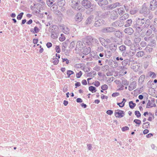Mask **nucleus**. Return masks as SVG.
<instances>
[{
  "label": "nucleus",
  "mask_w": 157,
  "mask_h": 157,
  "mask_svg": "<svg viewBox=\"0 0 157 157\" xmlns=\"http://www.w3.org/2000/svg\"><path fill=\"white\" fill-rule=\"evenodd\" d=\"M58 28L55 25L51 26L49 27V30H51V37L53 39H56L58 37Z\"/></svg>",
  "instance_id": "1"
},
{
  "label": "nucleus",
  "mask_w": 157,
  "mask_h": 157,
  "mask_svg": "<svg viewBox=\"0 0 157 157\" xmlns=\"http://www.w3.org/2000/svg\"><path fill=\"white\" fill-rule=\"evenodd\" d=\"M84 41L89 45H91L92 43H98V40L90 36H87L84 39Z\"/></svg>",
  "instance_id": "2"
},
{
  "label": "nucleus",
  "mask_w": 157,
  "mask_h": 157,
  "mask_svg": "<svg viewBox=\"0 0 157 157\" xmlns=\"http://www.w3.org/2000/svg\"><path fill=\"white\" fill-rule=\"evenodd\" d=\"M150 11L146 7L145 4H144L141 9L140 11V13L142 14L145 17H146L150 13Z\"/></svg>",
  "instance_id": "3"
},
{
  "label": "nucleus",
  "mask_w": 157,
  "mask_h": 157,
  "mask_svg": "<svg viewBox=\"0 0 157 157\" xmlns=\"http://www.w3.org/2000/svg\"><path fill=\"white\" fill-rule=\"evenodd\" d=\"M124 24V21H123L121 19L113 22L111 25V26L114 27H121L123 26Z\"/></svg>",
  "instance_id": "4"
},
{
  "label": "nucleus",
  "mask_w": 157,
  "mask_h": 157,
  "mask_svg": "<svg viewBox=\"0 0 157 157\" xmlns=\"http://www.w3.org/2000/svg\"><path fill=\"white\" fill-rule=\"evenodd\" d=\"M108 3L107 0H99L98 2V4L103 10H107V6H105L107 5Z\"/></svg>",
  "instance_id": "5"
},
{
  "label": "nucleus",
  "mask_w": 157,
  "mask_h": 157,
  "mask_svg": "<svg viewBox=\"0 0 157 157\" xmlns=\"http://www.w3.org/2000/svg\"><path fill=\"white\" fill-rule=\"evenodd\" d=\"M71 0V6L72 8L77 11L80 10V8H79V2H79V0Z\"/></svg>",
  "instance_id": "6"
},
{
  "label": "nucleus",
  "mask_w": 157,
  "mask_h": 157,
  "mask_svg": "<svg viewBox=\"0 0 157 157\" xmlns=\"http://www.w3.org/2000/svg\"><path fill=\"white\" fill-rule=\"evenodd\" d=\"M118 16V14L117 13V11L113 10L110 12L109 18L110 19L115 20L117 18Z\"/></svg>",
  "instance_id": "7"
},
{
  "label": "nucleus",
  "mask_w": 157,
  "mask_h": 157,
  "mask_svg": "<svg viewBox=\"0 0 157 157\" xmlns=\"http://www.w3.org/2000/svg\"><path fill=\"white\" fill-rule=\"evenodd\" d=\"M124 114V113L123 110L117 109L115 111V116L116 117L121 118L123 117Z\"/></svg>",
  "instance_id": "8"
},
{
  "label": "nucleus",
  "mask_w": 157,
  "mask_h": 157,
  "mask_svg": "<svg viewBox=\"0 0 157 157\" xmlns=\"http://www.w3.org/2000/svg\"><path fill=\"white\" fill-rule=\"evenodd\" d=\"M83 48V46L82 42L80 41H78L77 42L75 50L78 53L82 50Z\"/></svg>",
  "instance_id": "9"
},
{
  "label": "nucleus",
  "mask_w": 157,
  "mask_h": 157,
  "mask_svg": "<svg viewBox=\"0 0 157 157\" xmlns=\"http://www.w3.org/2000/svg\"><path fill=\"white\" fill-rule=\"evenodd\" d=\"M157 7V0H153L151 1L149 6L150 9L152 11Z\"/></svg>",
  "instance_id": "10"
},
{
  "label": "nucleus",
  "mask_w": 157,
  "mask_h": 157,
  "mask_svg": "<svg viewBox=\"0 0 157 157\" xmlns=\"http://www.w3.org/2000/svg\"><path fill=\"white\" fill-rule=\"evenodd\" d=\"M115 28L112 27H107L104 28L102 29V32L104 33H110L115 32Z\"/></svg>",
  "instance_id": "11"
},
{
  "label": "nucleus",
  "mask_w": 157,
  "mask_h": 157,
  "mask_svg": "<svg viewBox=\"0 0 157 157\" xmlns=\"http://www.w3.org/2000/svg\"><path fill=\"white\" fill-rule=\"evenodd\" d=\"M82 5L86 9H88L91 6V3L88 0H83L82 2Z\"/></svg>",
  "instance_id": "12"
},
{
  "label": "nucleus",
  "mask_w": 157,
  "mask_h": 157,
  "mask_svg": "<svg viewBox=\"0 0 157 157\" xmlns=\"http://www.w3.org/2000/svg\"><path fill=\"white\" fill-rule=\"evenodd\" d=\"M146 19L145 18H138L137 19L136 21V24L138 26H142L145 23V21H146Z\"/></svg>",
  "instance_id": "13"
},
{
  "label": "nucleus",
  "mask_w": 157,
  "mask_h": 157,
  "mask_svg": "<svg viewBox=\"0 0 157 157\" xmlns=\"http://www.w3.org/2000/svg\"><path fill=\"white\" fill-rule=\"evenodd\" d=\"M124 32L129 35H131L134 33V31L132 28L128 27L124 29Z\"/></svg>",
  "instance_id": "14"
},
{
  "label": "nucleus",
  "mask_w": 157,
  "mask_h": 157,
  "mask_svg": "<svg viewBox=\"0 0 157 157\" xmlns=\"http://www.w3.org/2000/svg\"><path fill=\"white\" fill-rule=\"evenodd\" d=\"M104 23V20L100 19L95 21L94 25L95 27H98L103 24Z\"/></svg>",
  "instance_id": "15"
},
{
  "label": "nucleus",
  "mask_w": 157,
  "mask_h": 157,
  "mask_svg": "<svg viewBox=\"0 0 157 157\" xmlns=\"http://www.w3.org/2000/svg\"><path fill=\"white\" fill-rule=\"evenodd\" d=\"M136 83L135 81L132 82L129 85L128 87V90L131 91L136 88Z\"/></svg>",
  "instance_id": "16"
},
{
  "label": "nucleus",
  "mask_w": 157,
  "mask_h": 157,
  "mask_svg": "<svg viewBox=\"0 0 157 157\" xmlns=\"http://www.w3.org/2000/svg\"><path fill=\"white\" fill-rule=\"evenodd\" d=\"M94 19V16L93 15L89 16L87 19L85 23L87 25H89L90 24Z\"/></svg>",
  "instance_id": "17"
},
{
  "label": "nucleus",
  "mask_w": 157,
  "mask_h": 157,
  "mask_svg": "<svg viewBox=\"0 0 157 157\" xmlns=\"http://www.w3.org/2000/svg\"><path fill=\"white\" fill-rule=\"evenodd\" d=\"M132 20L131 19H128L124 22V26L125 27H129L132 25Z\"/></svg>",
  "instance_id": "18"
},
{
  "label": "nucleus",
  "mask_w": 157,
  "mask_h": 157,
  "mask_svg": "<svg viewBox=\"0 0 157 157\" xmlns=\"http://www.w3.org/2000/svg\"><path fill=\"white\" fill-rule=\"evenodd\" d=\"M75 18L76 21L79 22L81 21L82 19V13H78L75 16Z\"/></svg>",
  "instance_id": "19"
},
{
  "label": "nucleus",
  "mask_w": 157,
  "mask_h": 157,
  "mask_svg": "<svg viewBox=\"0 0 157 157\" xmlns=\"http://www.w3.org/2000/svg\"><path fill=\"white\" fill-rule=\"evenodd\" d=\"M120 3L118 2H116L110 5L107 6V8H110L111 9H113L115 8L116 7L119 6Z\"/></svg>",
  "instance_id": "20"
},
{
  "label": "nucleus",
  "mask_w": 157,
  "mask_h": 157,
  "mask_svg": "<svg viewBox=\"0 0 157 157\" xmlns=\"http://www.w3.org/2000/svg\"><path fill=\"white\" fill-rule=\"evenodd\" d=\"M63 32L66 34H68L70 33L69 29L66 26H63L62 28Z\"/></svg>",
  "instance_id": "21"
},
{
  "label": "nucleus",
  "mask_w": 157,
  "mask_h": 157,
  "mask_svg": "<svg viewBox=\"0 0 157 157\" xmlns=\"http://www.w3.org/2000/svg\"><path fill=\"white\" fill-rule=\"evenodd\" d=\"M109 48L112 52H114L116 51L117 49V45L112 44H111Z\"/></svg>",
  "instance_id": "22"
},
{
  "label": "nucleus",
  "mask_w": 157,
  "mask_h": 157,
  "mask_svg": "<svg viewBox=\"0 0 157 157\" xmlns=\"http://www.w3.org/2000/svg\"><path fill=\"white\" fill-rule=\"evenodd\" d=\"M156 45V43H155V41L154 40H151V41L149 43V44H148L147 45V49L148 48V46H150L151 47H155V46Z\"/></svg>",
  "instance_id": "23"
},
{
  "label": "nucleus",
  "mask_w": 157,
  "mask_h": 157,
  "mask_svg": "<svg viewBox=\"0 0 157 157\" xmlns=\"http://www.w3.org/2000/svg\"><path fill=\"white\" fill-rule=\"evenodd\" d=\"M110 13V12L109 11H106L105 13H102L101 14V17L102 18H104L107 17L108 16L109 17Z\"/></svg>",
  "instance_id": "24"
},
{
  "label": "nucleus",
  "mask_w": 157,
  "mask_h": 157,
  "mask_svg": "<svg viewBox=\"0 0 157 157\" xmlns=\"http://www.w3.org/2000/svg\"><path fill=\"white\" fill-rule=\"evenodd\" d=\"M65 3V1L64 0H58V5L60 7L63 6Z\"/></svg>",
  "instance_id": "25"
},
{
  "label": "nucleus",
  "mask_w": 157,
  "mask_h": 157,
  "mask_svg": "<svg viewBox=\"0 0 157 157\" xmlns=\"http://www.w3.org/2000/svg\"><path fill=\"white\" fill-rule=\"evenodd\" d=\"M124 44L126 45L131 46L132 45V42L130 40L126 39L124 41Z\"/></svg>",
  "instance_id": "26"
},
{
  "label": "nucleus",
  "mask_w": 157,
  "mask_h": 157,
  "mask_svg": "<svg viewBox=\"0 0 157 157\" xmlns=\"http://www.w3.org/2000/svg\"><path fill=\"white\" fill-rule=\"evenodd\" d=\"M118 14L120 15H122L125 13L123 7H121L119 8L118 10Z\"/></svg>",
  "instance_id": "27"
},
{
  "label": "nucleus",
  "mask_w": 157,
  "mask_h": 157,
  "mask_svg": "<svg viewBox=\"0 0 157 157\" xmlns=\"http://www.w3.org/2000/svg\"><path fill=\"white\" fill-rule=\"evenodd\" d=\"M144 54V51H140L136 53V56L137 57H140L143 56Z\"/></svg>",
  "instance_id": "28"
},
{
  "label": "nucleus",
  "mask_w": 157,
  "mask_h": 157,
  "mask_svg": "<svg viewBox=\"0 0 157 157\" xmlns=\"http://www.w3.org/2000/svg\"><path fill=\"white\" fill-rule=\"evenodd\" d=\"M129 64V61L128 59H124V60L122 62V64L123 66H125Z\"/></svg>",
  "instance_id": "29"
},
{
  "label": "nucleus",
  "mask_w": 157,
  "mask_h": 157,
  "mask_svg": "<svg viewBox=\"0 0 157 157\" xmlns=\"http://www.w3.org/2000/svg\"><path fill=\"white\" fill-rule=\"evenodd\" d=\"M128 17V15L127 14H124L121 17L119 18L121 19L123 21H124Z\"/></svg>",
  "instance_id": "30"
},
{
  "label": "nucleus",
  "mask_w": 157,
  "mask_h": 157,
  "mask_svg": "<svg viewBox=\"0 0 157 157\" xmlns=\"http://www.w3.org/2000/svg\"><path fill=\"white\" fill-rule=\"evenodd\" d=\"M150 21L149 19H146V21H145L144 23V28H147L150 25Z\"/></svg>",
  "instance_id": "31"
},
{
  "label": "nucleus",
  "mask_w": 157,
  "mask_h": 157,
  "mask_svg": "<svg viewBox=\"0 0 157 157\" xmlns=\"http://www.w3.org/2000/svg\"><path fill=\"white\" fill-rule=\"evenodd\" d=\"M112 53L110 51H106L105 53V57L108 58H109L112 56Z\"/></svg>",
  "instance_id": "32"
},
{
  "label": "nucleus",
  "mask_w": 157,
  "mask_h": 157,
  "mask_svg": "<svg viewBox=\"0 0 157 157\" xmlns=\"http://www.w3.org/2000/svg\"><path fill=\"white\" fill-rule=\"evenodd\" d=\"M115 35L118 38L122 36V33L119 31H117L115 32Z\"/></svg>",
  "instance_id": "33"
},
{
  "label": "nucleus",
  "mask_w": 157,
  "mask_h": 157,
  "mask_svg": "<svg viewBox=\"0 0 157 157\" xmlns=\"http://www.w3.org/2000/svg\"><path fill=\"white\" fill-rule=\"evenodd\" d=\"M149 76L151 77V78H154L156 77V74L154 72L150 71L149 72Z\"/></svg>",
  "instance_id": "34"
},
{
  "label": "nucleus",
  "mask_w": 157,
  "mask_h": 157,
  "mask_svg": "<svg viewBox=\"0 0 157 157\" xmlns=\"http://www.w3.org/2000/svg\"><path fill=\"white\" fill-rule=\"evenodd\" d=\"M145 78V76L144 75H142L139 78V82H140L142 83L144 81Z\"/></svg>",
  "instance_id": "35"
},
{
  "label": "nucleus",
  "mask_w": 157,
  "mask_h": 157,
  "mask_svg": "<svg viewBox=\"0 0 157 157\" xmlns=\"http://www.w3.org/2000/svg\"><path fill=\"white\" fill-rule=\"evenodd\" d=\"M129 107L131 109H133L136 105V104L135 103H133L132 101H129Z\"/></svg>",
  "instance_id": "36"
},
{
  "label": "nucleus",
  "mask_w": 157,
  "mask_h": 157,
  "mask_svg": "<svg viewBox=\"0 0 157 157\" xmlns=\"http://www.w3.org/2000/svg\"><path fill=\"white\" fill-rule=\"evenodd\" d=\"M30 31L33 33H37L39 32V29L37 26H35L34 28V31H33V29H31Z\"/></svg>",
  "instance_id": "37"
},
{
  "label": "nucleus",
  "mask_w": 157,
  "mask_h": 157,
  "mask_svg": "<svg viewBox=\"0 0 157 157\" xmlns=\"http://www.w3.org/2000/svg\"><path fill=\"white\" fill-rule=\"evenodd\" d=\"M89 90L92 92V93L95 92L96 90V88L93 86H90L89 87Z\"/></svg>",
  "instance_id": "38"
},
{
  "label": "nucleus",
  "mask_w": 157,
  "mask_h": 157,
  "mask_svg": "<svg viewBox=\"0 0 157 157\" xmlns=\"http://www.w3.org/2000/svg\"><path fill=\"white\" fill-rule=\"evenodd\" d=\"M52 61L54 64L57 65L59 63V60L57 58H54L52 59Z\"/></svg>",
  "instance_id": "39"
},
{
  "label": "nucleus",
  "mask_w": 157,
  "mask_h": 157,
  "mask_svg": "<svg viewBox=\"0 0 157 157\" xmlns=\"http://www.w3.org/2000/svg\"><path fill=\"white\" fill-rule=\"evenodd\" d=\"M90 47L88 48H84V51L85 52V55H87L90 52Z\"/></svg>",
  "instance_id": "40"
},
{
  "label": "nucleus",
  "mask_w": 157,
  "mask_h": 157,
  "mask_svg": "<svg viewBox=\"0 0 157 157\" xmlns=\"http://www.w3.org/2000/svg\"><path fill=\"white\" fill-rule=\"evenodd\" d=\"M141 40V38L139 37H135L134 39V41L136 44L139 43Z\"/></svg>",
  "instance_id": "41"
},
{
  "label": "nucleus",
  "mask_w": 157,
  "mask_h": 157,
  "mask_svg": "<svg viewBox=\"0 0 157 157\" xmlns=\"http://www.w3.org/2000/svg\"><path fill=\"white\" fill-rule=\"evenodd\" d=\"M119 50L122 52H124L125 51L126 49V46L124 45H122L121 46L119 47Z\"/></svg>",
  "instance_id": "42"
},
{
  "label": "nucleus",
  "mask_w": 157,
  "mask_h": 157,
  "mask_svg": "<svg viewBox=\"0 0 157 157\" xmlns=\"http://www.w3.org/2000/svg\"><path fill=\"white\" fill-rule=\"evenodd\" d=\"M150 124V123L148 122H146L144 123L142 125V128L144 129L147 128H148V126H149Z\"/></svg>",
  "instance_id": "43"
},
{
  "label": "nucleus",
  "mask_w": 157,
  "mask_h": 157,
  "mask_svg": "<svg viewBox=\"0 0 157 157\" xmlns=\"http://www.w3.org/2000/svg\"><path fill=\"white\" fill-rule=\"evenodd\" d=\"M152 31L151 29H149L147 30L146 33V36H150L152 33Z\"/></svg>",
  "instance_id": "44"
},
{
  "label": "nucleus",
  "mask_w": 157,
  "mask_h": 157,
  "mask_svg": "<svg viewBox=\"0 0 157 157\" xmlns=\"http://www.w3.org/2000/svg\"><path fill=\"white\" fill-rule=\"evenodd\" d=\"M74 74L73 71L71 70H68L67 71V74L68 76V77L69 78L70 75Z\"/></svg>",
  "instance_id": "45"
},
{
  "label": "nucleus",
  "mask_w": 157,
  "mask_h": 157,
  "mask_svg": "<svg viewBox=\"0 0 157 157\" xmlns=\"http://www.w3.org/2000/svg\"><path fill=\"white\" fill-rule=\"evenodd\" d=\"M65 39V38L64 36V35L63 34H61V37L59 38V40L61 41H63Z\"/></svg>",
  "instance_id": "46"
},
{
  "label": "nucleus",
  "mask_w": 157,
  "mask_h": 157,
  "mask_svg": "<svg viewBox=\"0 0 157 157\" xmlns=\"http://www.w3.org/2000/svg\"><path fill=\"white\" fill-rule=\"evenodd\" d=\"M151 36H146L144 37V39L146 41L148 42L151 40Z\"/></svg>",
  "instance_id": "47"
},
{
  "label": "nucleus",
  "mask_w": 157,
  "mask_h": 157,
  "mask_svg": "<svg viewBox=\"0 0 157 157\" xmlns=\"http://www.w3.org/2000/svg\"><path fill=\"white\" fill-rule=\"evenodd\" d=\"M24 14L23 12L21 13L19 15H18L17 17V19L18 20H20L21 19L23 15Z\"/></svg>",
  "instance_id": "48"
},
{
  "label": "nucleus",
  "mask_w": 157,
  "mask_h": 157,
  "mask_svg": "<svg viewBox=\"0 0 157 157\" xmlns=\"http://www.w3.org/2000/svg\"><path fill=\"white\" fill-rule=\"evenodd\" d=\"M135 115H136L137 118H139L141 116V114L138 111H136L135 112Z\"/></svg>",
  "instance_id": "49"
},
{
  "label": "nucleus",
  "mask_w": 157,
  "mask_h": 157,
  "mask_svg": "<svg viewBox=\"0 0 157 157\" xmlns=\"http://www.w3.org/2000/svg\"><path fill=\"white\" fill-rule=\"evenodd\" d=\"M133 122L137 124L140 125L141 124V122L140 120L138 119H135Z\"/></svg>",
  "instance_id": "50"
},
{
  "label": "nucleus",
  "mask_w": 157,
  "mask_h": 157,
  "mask_svg": "<svg viewBox=\"0 0 157 157\" xmlns=\"http://www.w3.org/2000/svg\"><path fill=\"white\" fill-rule=\"evenodd\" d=\"M34 5L36 6H39V9H41V8L42 9H43V8L44 7L43 6V5H42L39 3H37L36 4H34Z\"/></svg>",
  "instance_id": "51"
},
{
  "label": "nucleus",
  "mask_w": 157,
  "mask_h": 157,
  "mask_svg": "<svg viewBox=\"0 0 157 157\" xmlns=\"http://www.w3.org/2000/svg\"><path fill=\"white\" fill-rule=\"evenodd\" d=\"M75 44V41H72L70 43V48H72L74 47Z\"/></svg>",
  "instance_id": "52"
},
{
  "label": "nucleus",
  "mask_w": 157,
  "mask_h": 157,
  "mask_svg": "<svg viewBox=\"0 0 157 157\" xmlns=\"http://www.w3.org/2000/svg\"><path fill=\"white\" fill-rule=\"evenodd\" d=\"M152 107V106H151V102L150 100H148V102L146 108H150L151 107Z\"/></svg>",
  "instance_id": "53"
},
{
  "label": "nucleus",
  "mask_w": 157,
  "mask_h": 157,
  "mask_svg": "<svg viewBox=\"0 0 157 157\" xmlns=\"http://www.w3.org/2000/svg\"><path fill=\"white\" fill-rule=\"evenodd\" d=\"M129 129V128L128 126H124L123 127H122L121 128V130L122 131L124 132L125 131H126V130H128Z\"/></svg>",
  "instance_id": "54"
},
{
  "label": "nucleus",
  "mask_w": 157,
  "mask_h": 157,
  "mask_svg": "<svg viewBox=\"0 0 157 157\" xmlns=\"http://www.w3.org/2000/svg\"><path fill=\"white\" fill-rule=\"evenodd\" d=\"M99 40L100 42L101 43V44L102 45H103V44L104 43V42L105 41V40L103 38L100 37L99 38Z\"/></svg>",
  "instance_id": "55"
},
{
  "label": "nucleus",
  "mask_w": 157,
  "mask_h": 157,
  "mask_svg": "<svg viewBox=\"0 0 157 157\" xmlns=\"http://www.w3.org/2000/svg\"><path fill=\"white\" fill-rule=\"evenodd\" d=\"M101 89L103 90H105L108 89V86L105 84L101 86Z\"/></svg>",
  "instance_id": "56"
},
{
  "label": "nucleus",
  "mask_w": 157,
  "mask_h": 157,
  "mask_svg": "<svg viewBox=\"0 0 157 157\" xmlns=\"http://www.w3.org/2000/svg\"><path fill=\"white\" fill-rule=\"evenodd\" d=\"M56 52L58 53H59L60 52V49L58 46H56L55 48Z\"/></svg>",
  "instance_id": "57"
},
{
  "label": "nucleus",
  "mask_w": 157,
  "mask_h": 157,
  "mask_svg": "<svg viewBox=\"0 0 157 157\" xmlns=\"http://www.w3.org/2000/svg\"><path fill=\"white\" fill-rule=\"evenodd\" d=\"M82 72L81 71H80V72H79L78 73H77L76 74V75L77 78H80L81 77V75H82Z\"/></svg>",
  "instance_id": "58"
},
{
  "label": "nucleus",
  "mask_w": 157,
  "mask_h": 157,
  "mask_svg": "<svg viewBox=\"0 0 157 157\" xmlns=\"http://www.w3.org/2000/svg\"><path fill=\"white\" fill-rule=\"evenodd\" d=\"M122 83L125 85H128V82L126 80H123L122 81Z\"/></svg>",
  "instance_id": "59"
},
{
  "label": "nucleus",
  "mask_w": 157,
  "mask_h": 157,
  "mask_svg": "<svg viewBox=\"0 0 157 157\" xmlns=\"http://www.w3.org/2000/svg\"><path fill=\"white\" fill-rule=\"evenodd\" d=\"M142 30V29L139 26H138L137 27H136V31L138 33L141 32Z\"/></svg>",
  "instance_id": "60"
},
{
  "label": "nucleus",
  "mask_w": 157,
  "mask_h": 157,
  "mask_svg": "<svg viewBox=\"0 0 157 157\" xmlns=\"http://www.w3.org/2000/svg\"><path fill=\"white\" fill-rule=\"evenodd\" d=\"M53 3V2H52L50 0H48L47 1V5L49 6H51L52 5Z\"/></svg>",
  "instance_id": "61"
},
{
  "label": "nucleus",
  "mask_w": 157,
  "mask_h": 157,
  "mask_svg": "<svg viewBox=\"0 0 157 157\" xmlns=\"http://www.w3.org/2000/svg\"><path fill=\"white\" fill-rule=\"evenodd\" d=\"M62 59H63V61H62L63 62H66V63L67 64H68L69 63V61L67 59H65V58L63 59V58H62Z\"/></svg>",
  "instance_id": "62"
},
{
  "label": "nucleus",
  "mask_w": 157,
  "mask_h": 157,
  "mask_svg": "<svg viewBox=\"0 0 157 157\" xmlns=\"http://www.w3.org/2000/svg\"><path fill=\"white\" fill-rule=\"evenodd\" d=\"M106 113L109 115H111L113 113V111L112 110H109L106 111Z\"/></svg>",
  "instance_id": "63"
},
{
  "label": "nucleus",
  "mask_w": 157,
  "mask_h": 157,
  "mask_svg": "<svg viewBox=\"0 0 157 157\" xmlns=\"http://www.w3.org/2000/svg\"><path fill=\"white\" fill-rule=\"evenodd\" d=\"M94 85L98 87L100 85V83L99 82L96 81L95 82Z\"/></svg>",
  "instance_id": "64"
}]
</instances>
